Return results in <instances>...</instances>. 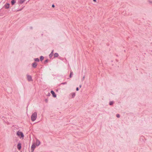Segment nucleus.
<instances>
[{"label": "nucleus", "mask_w": 152, "mask_h": 152, "mask_svg": "<svg viewBox=\"0 0 152 152\" xmlns=\"http://www.w3.org/2000/svg\"><path fill=\"white\" fill-rule=\"evenodd\" d=\"M34 60L35 61L37 62H39V59L38 58H35Z\"/></svg>", "instance_id": "nucleus-16"}, {"label": "nucleus", "mask_w": 152, "mask_h": 152, "mask_svg": "<svg viewBox=\"0 0 152 152\" xmlns=\"http://www.w3.org/2000/svg\"><path fill=\"white\" fill-rule=\"evenodd\" d=\"M113 104V102H110L109 103V104L110 105H112Z\"/></svg>", "instance_id": "nucleus-19"}, {"label": "nucleus", "mask_w": 152, "mask_h": 152, "mask_svg": "<svg viewBox=\"0 0 152 152\" xmlns=\"http://www.w3.org/2000/svg\"><path fill=\"white\" fill-rule=\"evenodd\" d=\"M35 148H36V146L35 145V144L34 143L31 146V152H33V151Z\"/></svg>", "instance_id": "nucleus-3"}, {"label": "nucleus", "mask_w": 152, "mask_h": 152, "mask_svg": "<svg viewBox=\"0 0 152 152\" xmlns=\"http://www.w3.org/2000/svg\"><path fill=\"white\" fill-rule=\"evenodd\" d=\"M44 58V57L43 56H41L40 57V60L41 61H42Z\"/></svg>", "instance_id": "nucleus-14"}, {"label": "nucleus", "mask_w": 152, "mask_h": 152, "mask_svg": "<svg viewBox=\"0 0 152 152\" xmlns=\"http://www.w3.org/2000/svg\"><path fill=\"white\" fill-rule=\"evenodd\" d=\"M116 117L118 118L120 117V115L119 114H117L116 115Z\"/></svg>", "instance_id": "nucleus-21"}, {"label": "nucleus", "mask_w": 152, "mask_h": 152, "mask_svg": "<svg viewBox=\"0 0 152 152\" xmlns=\"http://www.w3.org/2000/svg\"><path fill=\"white\" fill-rule=\"evenodd\" d=\"M84 78H85V77H84V76L83 77V79H82V80H84Z\"/></svg>", "instance_id": "nucleus-28"}, {"label": "nucleus", "mask_w": 152, "mask_h": 152, "mask_svg": "<svg viewBox=\"0 0 152 152\" xmlns=\"http://www.w3.org/2000/svg\"><path fill=\"white\" fill-rule=\"evenodd\" d=\"M15 3V0H12L11 1V4L12 5H14Z\"/></svg>", "instance_id": "nucleus-12"}, {"label": "nucleus", "mask_w": 152, "mask_h": 152, "mask_svg": "<svg viewBox=\"0 0 152 152\" xmlns=\"http://www.w3.org/2000/svg\"><path fill=\"white\" fill-rule=\"evenodd\" d=\"M53 51H54V50H52L51 53L49 55V56L50 58H51L52 57V56H53Z\"/></svg>", "instance_id": "nucleus-10"}, {"label": "nucleus", "mask_w": 152, "mask_h": 152, "mask_svg": "<svg viewBox=\"0 0 152 152\" xmlns=\"http://www.w3.org/2000/svg\"><path fill=\"white\" fill-rule=\"evenodd\" d=\"M27 77L28 80V81H32L31 76V75H27Z\"/></svg>", "instance_id": "nucleus-4"}, {"label": "nucleus", "mask_w": 152, "mask_h": 152, "mask_svg": "<svg viewBox=\"0 0 152 152\" xmlns=\"http://www.w3.org/2000/svg\"><path fill=\"white\" fill-rule=\"evenodd\" d=\"M79 87L80 88H81V85H80V86H79Z\"/></svg>", "instance_id": "nucleus-30"}, {"label": "nucleus", "mask_w": 152, "mask_h": 152, "mask_svg": "<svg viewBox=\"0 0 152 152\" xmlns=\"http://www.w3.org/2000/svg\"><path fill=\"white\" fill-rule=\"evenodd\" d=\"M37 65V64L36 62H34L32 64V67L34 68H35Z\"/></svg>", "instance_id": "nucleus-7"}, {"label": "nucleus", "mask_w": 152, "mask_h": 152, "mask_svg": "<svg viewBox=\"0 0 152 152\" xmlns=\"http://www.w3.org/2000/svg\"><path fill=\"white\" fill-rule=\"evenodd\" d=\"M10 4L9 3L6 4L4 5V7L6 9L9 8V7Z\"/></svg>", "instance_id": "nucleus-8"}, {"label": "nucleus", "mask_w": 152, "mask_h": 152, "mask_svg": "<svg viewBox=\"0 0 152 152\" xmlns=\"http://www.w3.org/2000/svg\"><path fill=\"white\" fill-rule=\"evenodd\" d=\"M50 93L52 94L53 97H56V94H55L54 92L53 91H51Z\"/></svg>", "instance_id": "nucleus-5"}, {"label": "nucleus", "mask_w": 152, "mask_h": 152, "mask_svg": "<svg viewBox=\"0 0 152 152\" xmlns=\"http://www.w3.org/2000/svg\"><path fill=\"white\" fill-rule=\"evenodd\" d=\"M45 101L47 102H48V100L47 99H45Z\"/></svg>", "instance_id": "nucleus-27"}, {"label": "nucleus", "mask_w": 152, "mask_h": 152, "mask_svg": "<svg viewBox=\"0 0 152 152\" xmlns=\"http://www.w3.org/2000/svg\"><path fill=\"white\" fill-rule=\"evenodd\" d=\"M79 90V88H78V87H77V88H76V91H78V90Z\"/></svg>", "instance_id": "nucleus-22"}, {"label": "nucleus", "mask_w": 152, "mask_h": 152, "mask_svg": "<svg viewBox=\"0 0 152 152\" xmlns=\"http://www.w3.org/2000/svg\"><path fill=\"white\" fill-rule=\"evenodd\" d=\"M17 134L19 136H21V137H24V135L23 134V133L21 132L18 131L17 132Z\"/></svg>", "instance_id": "nucleus-2"}, {"label": "nucleus", "mask_w": 152, "mask_h": 152, "mask_svg": "<svg viewBox=\"0 0 152 152\" xmlns=\"http://www.w3.org/2000/svg\"><path fill=\"white\" fill-rule=\"evenodd\" d=\"M24 7H23L22 8V9H20V10H17V11H21L22 10V9H23V8Z\"/></svg>", "instance_id": "nucleus-23"}, {"label": "nucleus", "mask_w": 152, "mask_h": 152, "mask_svg": "<svg viewBox=\"0 0 152 152\" xmlns=\"http://www.w3.org/2000/svg\"><path fill=\"white\" fill-rule=\"evenodd\" d=\"M52 7H55V5H54V4H53V5H52Z\"/></svg>", "instance_id": "nucleus-26"}, {"label": "nucleus", "mask_w": 152, "mask_h": 152, "mask_svg": "<svg viewBox=\"0 0 152 152\" xmlns=\"http://www.w3.org/2000/svg\"><path fill=\"white\" fill-rule=\"evenodd\" d=\"M75 93H73L72 94V97H74L75 96Z\"/></svg>", "instance_id": "nucleus-17"}, {"label": "nucleus", "mask_w": 152, "mask_h": 152, "mask_svg": "<svg viewBox=\"0 0 152 152\" xmlns=\"http://www.w3.org/2000/svg\"><path fill=\"white\" fill-rule=\"evenodd\" d=\"M37 113L36 112H34L32 115L31 118V120L32 121H35L37 118Z\"/></svg>", "instance_id": "nucleus-1"}, {"label": "nucleus", "mask_w": 152, "mask_h": 152, "mask_svg": "<svg viewBox=\"0 0 152 152\" xmlns=\"http://www.w3.org/2000/svg\"><path fill=\"white\" fill-rule=\"evenodd\" d=\"M54 56L55 57H57L58 56V54L57 53H55L54 55Z\"/></svg>", "instance_id": "nucleus-13"}, {"label": "nucleus", "mask_w": 152, "mask_h": 152, "mask_svg": "<svg viewBox=\"0 0 152 152\" xmlns=\"http://www.w3.org/2000/svg\"><path fill=\"white\" fill-rule=\"evenodd\" d=\"M148 1L150 3H152V1H151L150 0H149Z\"/></svg>", "instance_id": "nucleus-25"}, {"label": "nucleus", "mask_w": 152, "mask_h": 152, "mask_svg": "<svg viewBox=\"0 0 152 152\" xmlns=\"http://www.w3.org/2000/svg\"><path fill=\"white\" fill-rule=\"evenodd\" d=\"M50 93H48V95H48V96H50Z\"/></svg>", "instance_id": "nucleus-24"}, {"label": "nucleus", "mask_w": 152, "mask_h": 152, "mask_svg": "<svg viewBox=\"0 0 152 152\" xmlns=\"http://www.w3.org/2000/svg\"><path fill=\"white\" fill-rule=\"evenodd\" d=\"M93 1H94V2H96V0H93Z\"/></svg>", "instance_id": "nucleus-29"}, {"label": "nucleus", "mask_w": 152, "mask_h": 152, "mask_svg": "<svg viewBox=\"0 0 152 152\" xmlns=\"http://www.w3.org/2000/svg\"><path fill=\"white\" fill-rule=\"evenodd\" d=\"M67 82H65L64 83H61V84H66Z\"/></svg>", "instance_id": "nucleus-20"}, {"label": "nucleus", "mask_w": 152, "mask_h": 152, "mask_svg": "<svg viewBox=\"0 0 152 152\" xmlns=\"http://www.w3.org/2000/svg\"><path fill=\"white\" fill-rule=\"evenodd\" d=\"M40 141L38 140H37L36 141V145L37 146H38L40 144Z\"/></svg>", "instance_id": "nucleus-11"}, {"label": "nucleus", "mask_w": 152, "mask_h": 152, "mask_svg": "<svg viewBox=\"0 0 152 152\" xmlns=\"http://www.w3.org/2000/svg\"><path fill=\"white\" fill-rule=\"evenodd\" d=\"M25 1V0H19L18 2L19 4H21L23 3Z\"/></svg>", "instance_id": "nucleus-9"}, {"label": "nucleus", "mask_w": 152, "mask_h": 152, "mask_svg": "<svg viewBox=\"0 0 152 152\" xmlns=\"http://www.w3.org/2000/svg\"><path fill=\"white\" fill-rule=\"evenodd\" d=\"M72 75H73V72H72L71 71L69 77L70 78L71 77H72Z\"/></svg>", "instance_id": "nucleus-15"}, {"label": "nucleus", "mask_w": 152, "mask_h": 152, "mask_svg": "<svg viewBox=\"0 0 152 152\" xmlns=\"http://www.w3.org/2000/svg\"><path fill=\"white\" fill-rule=\"evenodd\" d=\"M21 146L20 143H18L17 145V148L18 150H20L21 149Z\"/></svg>", "instance_id": "nucleus-6"}, {"label": "nucleus", "mask_w": 152, "mask_h": 152, "mask_svg": "<svg viewBox=\"0 0 152 152\" xmlns=\"http://www.w3.org/2000/svg\"><path fill=\"white\" fill-rule=\"evenodd\" d=\"M48 62V60L47 59L45 61L44 63V64H45L46 63H47Z\"/></svg>", "instance_id": "nucleus-18"}]
</instances>
